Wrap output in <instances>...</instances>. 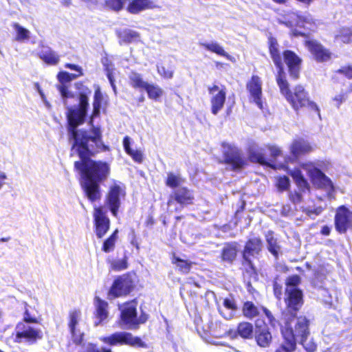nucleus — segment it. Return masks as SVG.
Returning <instances> with one entry per match:
<instances>
[{"mask_svg": "<svg viewBox=\"0 0 352 352\" xmlns=\"http://www.w3.org/2000/svg\"><path fill=\"white\" fill-rule=\"evenodd\" d=\"M38 55L40 58L48 65H56L60 60L58 54L48 46L42 45Z\"/></svg>", "mask_w": 352, "mask_h": 352, "instance_id": "obj_27", "label": "nucleus"}, {"mask_svg": "<svg viewBox=\"0 0 352 352\" xmlns=\"http://www.w3.org/2000/svg\"><path fill=\"white\" fill-rule=\"evenodd\" d=\"M102 100V94L100 91V88L98 87L97 89L96 90L95 94H94V104H93V107H94L93 116H97L99 115Z\"/></svg>", "mask_w": 352, "mask_h": 352, "instance_id": "obj_47", "label": "nucleus"}, {"mask_svg": "<svg viewBox=\"0 0 352 352\" xmlns=\"http://www.w3.org/2000/svg\"><path fill=\"white\" fill-rule=\"evenodd\" d=\"M237 333L243 339H252L254 336L252 324L248 322H240L237 327Z\"/></svg>", "mask_w": 352, "mask_h": 352, "instance_id": "obj_35", "label": "nucleus"}, {"mask_svg": "<svg viewBox=\"0 0 352 352\" xmlns=\"http://www.w3.org/2000/svg\"><path fill=\"white\" fill-rule=\"evenodd\" d=\"M184 182V179L179 174L168 173L166 180V185L170 188H175Z\"/></svg>", "mask_w": 352, "mask_h": 352, "instance_id": "obj_44", "label": "nucleus"}, {"mask_svg": "<svg viewBox=\"0 0 352 352\" xmlns=\"http://www.w3.org/2000/svg\"><path fill=\"white\" fill-rule=\"evenodd\" d=\"M223 306L226 307L227 309L232 311L234 313H236L237 310V306L232 298H224L223 300Z\"/></svg>", "mask_w": 352, "mask_h": 352, "instance_id": "obj_54", "label": "nucleus"}, {"mask_svg": "<svg viewBox=\"0 0 352 352\" xmlns=\"http://www.w3.org/2000/svg\"><path fill=\"white\" fill-rule=\"evenodd\" d=\"M107 263L110 265V270L116 272L126 270L128 267L127 257L122 258H108Z\"/></svg>", "mask_w": 352, "mask_h": 352, "instance_id": "obj_37", "label": "nucleus"}, {"mask_svg": "<svg viewBox=\"0 0 352 352\" xmlns=\"http://www.w3.org/2000/svg\"><path fill=\"white\" fill-rule=\"evenodd\" d=\"M236 246L228 244L222 250L221 258L223 261L232 263L236 256Z\"/></svg>", "mask_w": 352, "mask_h": 352, "instance_id": "obj_38", "label": "nucleus"}, {"mask_svg": "<svg viewBox=\"0 0 352 352\" xmlns=\"http://www.w3.org/2000/svg\"><path fill=\"white\" fill-rule=\"evenodd\" d=\"M65 67L66 68L76 71L78 73V74H76L77 76V78L82 76V68L80 67H79L78 65H76L74 64H71V63H67V64H65Z\"/></svg>", "mask_w": 352, "mask_h": 352, "instance_id": "obj_59", "label": "nucleus"}, {"mask_svg": "<svg viewBox=\"0 0 352 352\" xmlns=\"http://www.w3.org/2000/svg\"><path fill=\"white\" fill-rule=\"evenodd\" d=\"M23 322H26L28 324L37 322V319L36 318V317L32 316L30 314L29 311H28L27 307H25V312H24L23 321Z\"/></svg>", "mask_w": 352, "mask_h": 352, "instance_id": "obj_58", "label": "nucleus"}, {"mask_svg": "<svg viewBox=\"0 0 352 352\" xmlns=\"http://www.w3.org/2000/svg\"><path fill=\"white\" fill-rule=\"evenodd\" d=\"M261 311H263L266 317L267 318L270 324L275 327L277 324H278V322L275 319V318L273 316L270 310H268L267 308L261 307Z\"/></svg>", "mask_w": 352, "mask_h": 352, "instance_id": "obj_56", "label": "nucleus"}, {"mask_svg": "<svg viewBox=\"0 0 352 352\" xmlns=\"http://www.w3.org/2000/svg\"><path fill=\"white\" fill-rule=\"evenodd\" d=\"M218 310L219 314L226 320H230L232 319L235 313H234L232 311L227 309L226 307L224 306H219Z\"/></svg>", "mask_w": 352, "mask_h": 352, "instance_id": "obj_53", "label": "nucleus"}, {"mask_svg": "<svg viewBox=\"0 0 352 352\" xmlns=\"http://www.w3.org/2000/svg\"><path fill=\"white\" fill-rule=\"evenodd\" d=\"M199 44L200 46L204 47L206 50L211 52L215 53L219 56H223L230 61H235L234 58L227 53L224 50L223 47L216 41H211L210 43L200 42Z\"/></svg>", "mask_w": 352, "mask_h": 352, "instance_id": "obj_30", "label": "nucleus"}, {"mask_svg": "<svg viewBox=\"0 0 352 352\" xmlns=\"http://www.w3.org/2000/svg\"><path fill=\"white\" fill-rule=\"evenodd\" d=\"M284 59L289 68L291 77L297 79L299 77L301 59L292 51L285 50L283 53Z\"/></svg>", "mask_w": 352, "mask_h": 352, "instance_id": "obj_21", "label": "nucleus"}, {"mask_svg": "<svg viewBox=\"0 0 352 352\" xmlns=\"http://www.w3.org/2000/svg\"><path fill=\"white\" fill-rule=\"evenodd\" d=\"M136 307L137 304L134 301L125 303L120 307L122 321L129 329H138L140 324L144 323L147 320V317L144 315L138 318Z\"/></svg>", "mask_w": 352, "mask_h": 352, "instance_id": "obj_10", "label": "nucleus"}, {"mask_svg": "<svg viewBox=\"0 0 352 352\" xmlns=\"http://www.w3.org/2000/svg\"><path fill=\"white\" fill-rule=\"evenodd\" d=\"M306 46L319 62H325L331 59L332 54L329 50L322 46L316 41H307Z\"/></svg>", "mask_w": 352, "mask_h": 352, "instance_id": "obj_20", "label": "nucleus"}, {"mask_svg": "<svg viewBox=\"0 0 352 352\" xmlns=\"http://www.w3.org/2000/svg\"><path fill=\"white\" fill-rule=\"evenodd\" d=\"M130 144H131L130 138L128 136L124 137V138L123 140V146H124L125 151L127 153V154L129 152H131V151L133 150L131 148Z\"/></svg>", "mask_w": 352, "mask_h": 352, "instance_id": "obj_63", "label": "nucleus"}, {"mask_svg": "<svg viewBox=\"0 0 352 352\" xmlns=\"http://www.w3.org/2000/svg\"><path fill=\"white\" fill-rule=\"evenodd\" d=\"M146 91L149 98L153 100H158L163 94L164 91L158 85L147 83L144 89Z\"/></svg>", "mask_w": 352, "mask_h": 352, "instance_id": "obj_43", "label": "nucleus"}, {"mask_svg": "<svg viewBox=\"0 0 352 352\" xmlns=\"http://www.w3.org/2000/svg\"><path fill=\"white\" fill-rule=\"evenodd\" d=\"M262 247L263 242L258 237L251 238L247 241L243 256L244 260L248 263L251 268H252V264L250 257L258 255L261 251Z\"/></svg>", "mask_w": 352, "mask_h": 352, "instance_id": "obj_19", "label": "nucleus"}, {"mask_svg": "<svg viewBox=\"0 0 352 352\" xmlns=\"http://www.w3.org/2000/svg\"><path fill=\"white\" fill-rule=\"evenodd\" d=\"M155 7L153 1L151 0H131L126 9L131 14H138L143 10L153 9Z\"/></svg>", "mask_w": 352, "mask_h": 352, "instance_id": "obj_26", "label": "nucleus"}, {"mask_svg": "<svg viewBox=\"0 0 352 352\" xmlns=\"http://www.w3.org/2000/svg\"><path fill=\"white\" fill-rule=\"evenodd\" d=\"M100 341L109 346L129 345L145 348L146 344L139 338L126 331H117L109 336L100 338Z\"/></svg>", "mask_w": 352, "mask_h": 352, "instance_id": "obj_6", "label": "nucleus"}, {"mask_svg": "<svg viewBox=\"0 0 352 352\" xmlns=\"http://www.w3.org/2000/svg\"><path fill=\"white\" fill-rule=\"evenodd\" d=\"M208 93L212 96L210 99L211 112L214 115H217L223 107L226 98V88L223 87L220 88L216 85L208 87Z\"/></svg>", "mask_w": 352, "mask_h": 352, "instance_id": "obj_15", "label": "nucleus"}, {"mask_svg": "<svg viewBox=\"0 0 352 352\" xmlns=\"http://www.w3.org/2000/svg\"><path fill=\"white\" fill-rule=\"evenodd\" d=\"M223 153L226 164H230L234 170L241 169L245 164L241 151L234 145L223 142Z\"/></svg>", "mask_w": 352, "mask_h": 352, "instance_id": "obj_12", "label": "nucleus"}, {"mask_svg": "<svg viewBox=\"0 0 352 352\" xmlns=\"http://www.w3.org/2000/svg\"><path fill=\"white\" fill-rule=\"evenodd\" d=\"M297 24L311 30H314L316 27L314 19L312 16L308 13L298 16Z\"/></svg>", "mask_w": 352, "mask_h": 352, "instance_id": "obj_41", "label": "nucleus"}, {"mask_svg": "<svg viewBox=\"0 0 352 352\" xmlns=\"http://www.w3.org/2000/svg\"><path fill=\"white\" fill-rule=\"evenodd\" d=\"M173 263L176 264L179 270L182 273H188L190 270L191 268V262H188L186 260H182L177 257L173 258Z\"/></svg>", "mask_w": 352, "mask_h": 352, "instance_id": "obj_48", "label": "nucleus"}, {"mask_svg": "<svg viewBox=\"0 0 352 352\" xmlns=\"http://www.w3.org/2000/svg\"><path fill=\"white\" fill-rule=\"evenodd\" d=\"M288 173L292 177L300 191L305 192L306 190H309V184L298 168L289 170Z\"/></svg>", "mask_w": 352, "mask_h": 352, "instance_id": "obj_34", "label": "nucleus"}, {"mask_svg": "<svg viewBox=\"0 0 352 352\" xmlns=\"http://www.w3.org/2000/svg\"><path fill=\"white\" fill-rule=\"evenodd\" d=\"M291 326L294 328V332L296 342L299 339L300 343L303 345L304 348L309 352L315 351L316 346L312 343H306L307 337L309 334L308 329V320L305 316H300L292 318Z\"/></svg>", "mask_w": 352, "mask_h": 352, "instance_id": "obj_9", "label": "nucleus"}, {"mask_svg": "<svg viewBox=\"0 0 352 352\" xmlns=\"http://www.w3.org/2000/svg\"><path fill=\"white\" fill-rule=\"evenodd\" d=\"M80 317L81 312L79 310H73L69 312L68 327L72 340L76 344H80L82 342L83 337V333L77 328Z\"/></svg>", "mask_w": 352, "mask_h": 352, "instance_id": "obj_18", "label": "nucleus"}, {"mask_svg": "<svg viewBox=\"0 0 352 352\" xmlns=\"http://www.w3.org/2000/svg\"><path fill=\"white\" fill-rule=\"evenodd\" d=\"M93 217L96 235L98 239H101L109 230L110 219L102 207L95 208Z\"/></svg>", "mask_w": 352, "mask_h": 352, "instance_id": "obj_13", "label": "nucleus"}, {"mask_svg": "<svg viewBox=\"0 0 352 352\" xmlns=\"http://www.w3.org/2000/svg\"><path fill=\"white\" fill-rule=\"evenodd\" d=\"M291 320H284L285 325L281 327L283 342L274 352H292L296 347L294 327L291 326Z\"/></svg>", "mask_w": 352, "mask_h": 352, "instance_id": "obj_14", "label": "nucleus"}, {"mask_svg": "<svg viewBox=\"0 0 352 352\" xmlns=\"http://www.w3.org/2000/svg\"><path fill=\"white\" fill-rule=\"evenodd\" d=\"M336 40H340L344 43L352 42V28H342L335 35Z\"/></svg>", "mask_w": 352, "mask_h": 352, "instance_id": "obj_42", "label": "nucleus"}, {"mask_svg": "<svg viewBox=\"0 0 352 352\" xmlns=\"http://www.w3.org/2000/svg\"><path fill=\"white\" fill-rule=\"evenodd\" d=\"M129 80L130 85L135 89H144L148 83L142 79L141 74L135 72L129 74Z\"/></svg>", "mask_w": 352, "mask_h": 352, "instance_id": "obj_39", "label": "nucleus"}, {"mask_svg": "<svg viewBox=\"0 0 352 352\" xmlns=\"http://www.w3.org/2000/svg\"><path fill=\"white\" fill-rule=\"evenodd\" d=\"M157 72L161 76L167 79H171L174 74L173 70L166 69L164 66H157Z\"/></svg>", "mask_w": 352, "mask_h": 352, "instance_id": "obj_52", "label": "nucleus"}, {"mask_svg": "<svg viewBox=\"0 0 352 352\" xmlns=\"http://www.w3.org/2000/svg\"><path fill=\"white\" fill-rule=\"evenodd\" d=\"M57 78L60 85H58V89L64 100L65 105L67 104L66 100L69 98L73 97V95L68 91L67 86L65 85L76 78L77 76L76 74H69L67 72H60L58 74Z\"/></svg>", "mask_w": 352, "mask_h": 352, "instance_id": "obj_22", "label": "nucleus"}, {"mask_svg": "<svg viewBox=\"0 0 352 352\" xmlns=\"http://www.w3.org/2000/svg\"><path fill=\"white\" fill-rule=\"evenodd\" d=\"M128 154L137 162H141L142 161V154L139 151L132 150L131 152H129Z\"/></svg>", "mask_w": 352, "mask_h": 352, "instance_id": "obj_60", "label": "nucleus"}, {"mask_svg": "<svg viewBox=\"0 0 352 352\" xmlns=\"http://www.w3.org/2000/svg\"><path fill=\"white\" fill-rule=\"evenodd\" d=\"M42 331L26 322H19L15 328V334H12V339L14 342H35L41 339Z\"/></svg>", "mask_w": 352, "mask_h": 352, "instance_id": "obj_8", "label": "nucleus"}, {"mask_svg": "<svg viewBox=\"0 0 352 352\" xmlns=\"http://www.w3.org/2000/svg\"><path fill=\"white\" fill-rule=\"evenodd\" d=\"M95 306H96V316L98 322H96V325L103 322L107 320L109 316L107 311L108 303L101 300L99 297L95 298Z\"/></svg>", "mask_w": 352, "mask_h": 352, "instance_id": "obj_29", "label": "nucleus"}, {"mask_svg": "<svg viewBox=\"0 0 352 352\" xmlns=\"http://www.w3.org/2000/svg\"><path fill=\"white\" fill-rule=\"evenodd\" d=\"M346 99V95L345 94H340L336 96L333 98V100L336 102V107H339L340 104L344 102Z\"/></svg>", "mask_w": 352, "mask_h": 352, "instance_id": "obj_62", "label": "nucleus"}, {"mask_svg": "<svg viewBox=\"0 0 352 352\" xmlns=\"http://www.w3.org/2000/svg\"><path fill=\"white\" fill-rule=\"evenodd\" d=\"M322 211V208L320 206L314 207L307 206L302 207V212L312 219H314L316 216L319 215Z\"/></svg>", "mask_w": 352, "mask_h": 352, "instance_id": "obj_49", "label": "nucleus"}, {"mask_svg": "<svg viewBox=\"0 0 352 352\" xmlns=\"http://www.w3.org/2000/svg\"><path fill=\"white\" fill-rule=\"evenodd\" d=\"M255 340L259 346L266 348L270 346L272 336L267 327H259L256 329Z\"/></svg>", "mask_w": 352, "mask_h": 352, "instance_id": "obj_28", "label": "nucleus"}, {"mask_svg": "<svg viewBox=\"0 0 352 352\" xmlns=\"http://www.w3.org/2000/svg\"><path fill=\"white\" fill-rule=\"evenodd\" d=\"M301 167L308 173L314 185L327 192L329 199L335 198V186L327 176L311 162L302 164Z\"/></svg>", "mask_w": 352, "mask_h": 352, "instance_id": "obj_5", "label": "nucleus"}, {"mask_svg": "<svg viewBox=\"0 0 352 352\" xmlns=\"http://www.w3.org/2000/svg\"><path fill=\"white\" fill-rule=\"evenodd\" d=\"M246 88L250 96V101L254 102L260 109H263L261 79L258 76H252L248 82Z\"/></svg>", "mask_w": 352, "mask_h": 352, "instance_id": "obj_17", "label": "nucleus"}, {"mask_svg": "<svg viewBox=\"0 0 352 352\" xmlns=\"http://www.w3.org/2000/svg\"><path fill=\"white\" fill-rule=\"evenodd\" d=\"M276 82L279 87L280 93L285 97L287 100L292 104L293 108L297 111L301 107H307L310 109L317 112L319 117V108L316 103L309 100L307 93L301 85H297L294 88L293 91L289 89V83L284 76H276Z\"/></svg>", "mask_w": 352, "mask_h": 352, "instance_id": "obj_2", "label": "nucleus"}, {"mask_svg": "<svg viewBox=\"0 0 352 352\" xmlns=\"http://www.w3.org/2000/svg\"><path fill=\"white\" fill-rule=\"evenodd\" d=\"M88 97L85 94H80L79 96V106L78 107H68L67 118L68 121V134L71 139L75 140L77 133L80 132H89L94 126L89 130H78L76 128L82 124L87 115L88 107Z\"/></svg>", "mask_w": 352, "mask_h": 352, "instance_id": "obj_4", "label": "nucleus"}, {"mask_svg": "<svg viewBox=\"0 0 352 352\" xmlns=\"http://www.w3.org/2000/svg\"><path fill=\"white\" fill-rule=\"evenodd\" d=\"M261 310V308L259 309L252 302L250 301L244 302L242 308L243 316L248 319H252L258 316Z\"/></svg>", "mask_w": 352, "mask_h": 352, "instance_id": "obj_36", "label": "nucleus"}, {"mask_svg": "<svg viewBox=\"0 0 352 352\" xmlns=\"http://www.w3.org/2000/svg\"><path fill=\"white\" fill-rule=\"evenodd\" d=\"M126 196L125 186L120 182L113 181L106 195L105 204L114 217H117L122 201Z\"/></svg>", "mask_w": 352, "mask_h": 352, "instance_id": "obj_7", "label": "nucleus"}, {"mask_svg": "<svg viewBox=\"0 0 352 352\" xmlns=\"http://www.w3.org/2000/svg\"><path fill=\"white\" fill-rule=\"evenodd\" d=\"M194 199L192 192L186 188L182 187L175 190L170 195L168 205L170 206L173 200L181 205L191 204Z\"/></svg>", "mask_w": 352, "mask_h": 352, "instance_id": "obj_23", "label": "nucleus"}, {"mask_svg": "<svg viewBox=\"0 0 352 352\" xmlns=\"http://www.w3.org/2000/svg\"><path fill=\"white\" fill-rule=\"evenodd\" d=\"M300 278L298 276H292L287 279L285 299L287 307L283 311V320H292V318L297 316V312L302 305V292L296 288L300 283Z\"/></svg>", "mask_w": 352, "mask_h": 352, "instance_id": "obj_3", "label": "nucleus"}, {"mask_svg": "<svg viewBox=\"0 0 352 352\" xmlns=\"http://www.w3.org/2000/svg\"><path fill=\"white\" fill-rule=\"evenodd\" d=\"M335 226L340 233H345L347 230L352 229V212L344 206L336 210Z\"/></svg>", "mask_w": 352, "mask_h": 352, "instance_id": "obj_16", "label": "nucleus"}, {"mask_svg": "<svg viewBox=\"0 0 352 352\" xmlns=\"http://www.w3.org/2000/svg\"><path fill=\"white\" fill-rule=\"evenodd\" d=\"M118 36L120 38V42L126 43L138 42L140 41V34L131 29H124L118 32Z\"/></svg>", "mask_w": 352, "mask_h": 352, "instance_id": "obj_32", "label": "nucleus"}, {"mask_svg": "<svg viewBox=\"0 0 352 352\" xmlns=\"http://www.w3.org/2000/svg\"><path fill=\"white\" fill-rule=\"evenodd\" d=\"M118 230H116L111 235L106 239L102 245V250L106 253L110 252L114 250L116 242L118 239Z\"/></svg>", "mask_w": 352, "mask_h": 352, "instance_id": "obj_45", "label": "nucleus"}, {"mask_svg": "<svg viewBox=\"0 0 352 352\" xmlns=\"http://www.w3.org/2000/svg\"><path fill=\"white\" fill-rule=\"evenodd\" d=\"M265 239L268 251L277 258L280 251V246L277 243V239L274 238L272 231H268L265 234Z\"/></svg>", "mask_w": 352, "mask_h": 352, "instance_id": "obj_33", "label": "nucleus"}, {"mask_svg": "<svg viewBox=\"0 0 352 352\" xmlns=\"http://www.w3.org/2000/svg\"><path fill=\"white\" fill-rule=\"evenodd\" d=\"M278 45L276 39L271 38L270 44V52L271 57L278 68L277 76H284L285 74L283 69V65L282 62V57L278 49Z\"/></svg>", "mask_w": 352, "mask_h": 352, "instance_id": "obj_24", "label": "nucleus"}, {"mask_svg": "<svg viewBox=\"0 0 352 352\" xmlns=\"http://www.w3.org/2000/svg\"><path fill=\"white\" fill-rule=\"evenodd\" d=\"M268 148L270 151L271 156L273 158H276L281 154L280 149L276 146H269Z\"/></svg>", "mask_w": 352, "mask_h": 352, "instance_id": "obj_61", "label": "nucleus"}, {"mask_svg": "<svg viewBox=\"0 0 352 352\" xmlns=\"http://www.w3.org/2000/svg\"><path fill=\"white\" fill-rule=\"evenodd\" d=\"M261 311H263L266 317L267 318L270 324L275 327L277 324H278V322L275 319V318L273 316L270 310H268L267 308L261 307Z\"/></svg>", "mask_w": 352, "mask_h": 352, "instance_id": "obj_55", "label": "nucleus"}, {"mask_svg": "<svg viewBox=\"0 0 352 352\" xmlns=\"http://www.w3.org/2000/svg\"><path fill=\"white\" fill-rule=\"evenodd\" d=\"M278 187L280 190H286L289 186V180L287 177H280L278 179Z\"/></svg>", "mask_w": 352, "mask_h": 352, "instance_id": "obj_57", "label": "nucleus"}, {"mask_svg": "<svg viewBox=\"0 0 352 352\" xmlns=\"http://www.w3.org/2000/svg\"><path fill=\"white\" fill-rule=\"evenodd\" d=\"M311 151L312 147L310 144L302 138L294 140L290 146V151L296 157L309 153Z\"/></svg>", "mask_w": 352, "mask_h": 352, "instance_id": "obj_25", "label": "nucleus"}, {"mask_svg": "<svg viewBox=\"0 0 352 352\" xmlns=\"http://www.w3.org/2000/svg\"><path fill=\"white\" fill-rule=\"evenodd\" d=\"M134 276L126 274L116 278L109 291V298H117L130 293L135 285Z\"/></svg>", "mask_w": 352, "mask_h": 352, "instance_id": "obj_11", "label": "nucleus"}, {"mask_svg": "<svg viewBox=\"0 0 352 352\" xmlns=\"http://www.w3.org/2000/svg\"><path fill=\"white\" fill-rule=\"evenodd\" d=\"M12 27L16 32L15 40L16 41L23 42L30 38V32L28 29L17 23H13Z\"/></svg>", "mask_w": 352, "mask_h": 352, "instance_id": "obj_40", "label": "nucleus"}, {"mask_svg": "<svg viewBox=\"0 0 352 352\" xmlns=\"http://www.w3.org/2000/svg\"><path fill=\"white\" fill-rule=\"evenodd\" d=\"M85 352H112V351L106 347L99 349L96 344L89 343L86 346Z\"/></svg>", "mask_w": 352, "mask_h": 352, "instance_id": "obj_50", "label": "nucleus"}, {"mask_svg": "<svg viewBox=\"0 0 352 352\" xmlns=\"http://www.w3.org/2000/svg\"><path fill=\"white\" fill-rule=\"evenodd\" d=\"M73 142L72 151H76L80 158V161L75 162L74 167L84 179L82 186L87 197L91 201H95L100 198L98 184L105 180L110 173L109 164L89 158L107 148L102 140L101 131L99 128H93L89 132H80Z\"/></svg>", "mask_w": 352, "mask_h": 352, "instance_id": "obj_1", "label": "nucleus"}, {"mask_svg": "<svg viewBox=\"0 0 352 352\" xmlns=\"http://www.w3.org/2000/svg\"><path fill=\"white\" fill-rule=\"evenodd\" d=\"M102 64H103V66L104 67L106 74H107V78L111 84V86L114 93L116 94V87L115 85V79L113 77V71H114L113 65L111 63H109V60L107 59L103 60Z\"/></svg>", "mask_w": 352, "mask_h": 352, "instance_id": "obj_46", "label": "nucleus"}, {"mask_svg": "<svg viewBox=\"0 0 352 352\" xmlns=\"http://www.w3.org/2000/svg\"><path fill=\"white\" fill-rule=\"evenodd\" d=\"M339 72L340 73L344 74L347 78H352V67H343L342 69H340Z\"/></svg>", "mask_w": 352, "mask_h": 352, "instance_id": "obj_64", "label": "nucleus"}, {"mask_svg": "<svg viewBox=\"0 0 352 352\" xmlns=\"http://www.w3.org/2000/svg\"><path fill=\"white\" fill-rule=\"evenodd\" d=\"M249 157L252 162L272 166L265 157L264 149L258 146H252L249 149Z\"/></svg>", "mask_w": 352, "mask_h": 352, "instance_id": "obj_31", "label": "nucleus"}, {"mask_svg": "<svg viewBox=\"0 0 352 352\" xmlns=\"http://www.w3.org/2000/svg\"><path fill=\"white\" fill-rule=\"evenodd\" d=\"M107 6L115 11H119L122 8L123 3L122 0H107Z\"/></svg>", "mask_w": 352, "mask_h": 352, "instance_id": "obj_51", "label": "nucleus"}]
</instances>
